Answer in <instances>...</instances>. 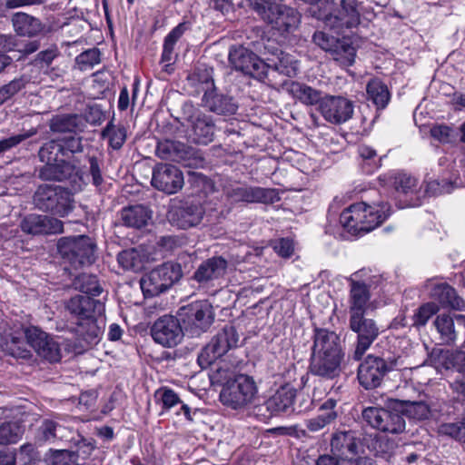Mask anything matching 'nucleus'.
Instances as JSON below:
<instances>
[{"instance_id":"1","label":"nucleus","mask_w":465,"mask_h":465,"mask_svg":"<svg viewBox=\"0 0 465 465\" xmlns=\"http://www.w3.org/2000/svg\"><path fill=\"white\" fill-rule=\"evenodd\" d=\"M66 311L75 321V333L87 345L98 343L104 330L103 320L104 304L91 296L75 295L65 303Z\"/></svg>"},{"instance_id":"2","label":"nucleus","mask_w":465,"mask_h":465,"mask_svg":"<svg viewBox=\"0 0 465 465\" xmlns=\"http://www.w3.org/2000/svg\"><path fill=\"white\" fill-rule=\"evenodd\" d=\"M38 156L45 164L39 170V178L44 181L70 180L78 189L84 183L79 166L65 159L59 139L45 143L39 149Z\"/></svg>"},{"instance_id":"3","label":"nucleus","mask_w":465,"mask_h":465,"mask_svg":"<svg viewBox=\"0 0 465 465\" xmlns=\"http://www.w3.org/2000/svg\"><path fill=\"white\" fill-rule=\"evenodd\" d=\"M386 203L367 204L357 203L346 208L340 216L341 225L352 235L369 232L381 225L389 215Z\"/></svg>"},{"instance_id":"4","label":"nucleus","mask_w":465,"mask_h":465,"mask_svg":"<svg viewBox=\"0 0 465 465\" xmlns=\"http://www.w3.org/2000/svg\"><path fill=\"white\" fill-rule=\"evenodd\" d=\"M312 16L322 20L331 29L352 28L360 24V4L357 0H341L336 5L333 0H323L317 11L312 7Z\"/></svg>"},{"instance_id":"5","label":"nucleus","mask_w":465,"mask_h":465,"mask_svg":"<svg viewBox=\"0 0 465 465\" xmlns=\"http://www.w3.org/2000/svg\"><path fill=\"white\" fill-rule=\"evenodd\" d=\"M430 364L440 373L456 371L458 375L450 381L451 392L465 400V351L461 350L433 349Z\"/></svg>"},{"instance_id":"6","label":"nucleus","mask_w":465,"mask_h":465,"mask_svg":"<svg viewBox=\"0 0 465 465\" xmlns=\"http://www.w3.org/2000/svg\"><path fill=\"white\" fill-rule=\"evenodd\" d=\"M403 368L401 356L368 355L358 368V380L366 390L379 387L385 375L391 371Z\"/></svg>"},{"instance_id":"7","label":"nucleus","mask_w":465,"mask_h":465,"mask_svg":"<svg viewBox=\"0 0 465 465\" xmlns=\"http://www.w3.org/2000/svg\"><path fill=\"white\" fill-rule=\"evenodd\" d=\"M34 204L42 212L64 217L74 209L72 194L59 185L42 184L34 194Z\"/></svg>"},{"instance_id":"8","label":"nucleus","mask_w":465,"mask_h":465,"mask_svg":"<svg viewBox=\"0 0 465 465\" xmlns=\"http://www.w3.org/2000/svg\"><path fill=\"white\" fill-rule=\"evenodd\" d=\"M257 393L258 388L253 378L240 374L227 381L221 391L220 400L223 405L238 410L252 403Z\"/></svg>"},{"instance_id":"9","label":"nucleus","mask_w":465,"mask_h":465,"mask_svg":"<svg viewBox=\"0 0 465 465\" xmlns=\"http://www.w3.org/2000/svg\"><path fill=\"white\" fill-rule=\"evenodd\" d=\"M182 276L179 263L164 262L142 277L141 289L146 297L156 296L171 288Z\"/></svg>"},{"instance_id":"10","label":"nucleus","mask_w":465,"mask_h":465,"mask_svg":"<svg viewBox=\"0 0 465 465\" xmlns=\"http://www.w3.org/2000/svg\"><path fill=\"white\" fill-rule=\"evenodd\" d=\"M238 342L239 334L236 329L232 325L224 326L201 351L198 356L199 365L207 368L230 350L236 348Z\"/></svg>"},{"instance_id":"11","label":"nucleus","mask_w":465,"mask_h":465,"mask_svg":"<svg viewBox=\"0 0 465 465\" xmlns=\"http://www.w3.org/2000/svg\"><path fill=\"white\" fill-rule=\"evenodd\" d=\"M58 250L74 267L91 264L94 262V244L85 235L60 239Z\"/></svg>"},{"instance_id":"12","label":"nucleus","mask_w":465,"mask_h":465,"mask_svg":"<svg viewBox=\"0 0 465 465\" xmlns=\"http://www.w3.org/2000/svg\"><path fill=\"white\" fill-rule=\"evenodd\" d=\"M313 42L325 52L331 54L332 58L341 66H351L356 57V49L350 38H337L324 32H316Z\"/></svg>"},{"instance_id":"13","label":"nucleus","mask_w":465,"mask_h":465,"mask_svg":"<svg viewBox=\"0 0 465 465\" xmlns=\"http://www.w3.org/2000/svg\"><path fill=\"white\" fill-rule=\"evenodd\" d=\"M349 328L357 334L353 358L361 360L380 335L377 322L365 314L349 316Z\"/></svg>"},{"instance_id":"14","label":"nucleus","mask_w":465,"mask_h":465,"mask_svg":"<svg viewBox=\"0 0 465 465\" xmlns=\"http://www.w3.org/2000/svg\"><path fill=\"white\" fill-rule=\"evenodd\" d=\"M229 62L235 70L258 80H262L267 74V64L242 45L232 46L230 49Z\"/></svg>"},{"instance_id":"15","label":"nucleus","mask_w":465,"mask_h":465,"mask_svg":"<svg viewBox=\"0 0 465 465\" xmlns=\"http://www.w3.org/2000/svg\"><path fill=\"white\" fill-rule=\"evenodd\" d=\"M362 418L371 427L382 432L398 434L405 429V420L402 415L388 409L365 408L362 411Z\"/></svg>"},{"instance_id":"16","label":"nucleus","mask_w":465,"mask_h":465,"mask_svg":"<svg viewBox=\"0 0 465 465\" xmlns=\"http://www.w3.org/2000/svg\"><path fill=\"white\" fill-rule=\"evenodd\" d=\"M156 154L163 160L188 162V164H192L193 167L203 166L204 163V158L199 151L179 141L159 142L156 146Z\"/></svg>"},{"instance_id":"17","label":"nucleus","mask_w":465,"mask_h":465,"mask_svg":"<svg viewBox=\"0 0 465 465\" xmlns=\"http://www.w3.org/2000/svg\"><path fill=\"white\" fill-rule=\"evenodd\" d=\"M353 103L342 96H325L319 105L322 117L329 123L341 124L352 117Z\"/></svg>"},{"instance_id":"18","label":"nucleus","mask_w":465,"mask_h":465,"mask_svg":"<svg viewBox=\"0 0 465 465\" xmlns=\"http://www.w3.org/2000/svg\"><path fill=\"white\" fill-rule=\"evenodd\" d=\"M152 336L155 342L164 347H173L181 342L183 332L177 318L164 315L153 323Z\"/></svg>"},{"instance_id":"19","label":"nucleus","mask_w":465,"mask_h":465,"mask_svg":"<svg viewBox=\"0 0 465 465\" xmlns=\"http://www.w3.org/2000/svg\"><path fill=\"white\" fill-rule=\"evenodd\" d=\"M205 211L200 202H185L173 207L168 214L172 224L180 229L186 230L199 225L204 216Z\"/></svg>"},{"instance_id":"20","label":"nucleus","mask_w":465,"mask_h":465,"mask_svg":"<svg viewBox=\"0 0 465 465\" xmlns=\"http://www.w3.org/2000/svg\"><path fill=\"white\" fill-rule=\"evenodd\" d=\"M296 396V390L290 385L280 387L262 405L256 407V414L264 418L287 412L292 409Z\"/></svg>"},{"instance_id":"21","label":"nucleus","mask_w":465,"mask_h":465,"mask_svg":"<svg viewBox=\"0 0 465 465\" xmlns=\"http://www.w3.org/2000/svg\"><path fill=\"white\" fill-rule=\"evenodd\" d=\"M152 185L168 194L175 193L183 185V176L174 165L159 164L153 169Z\"/></svg>"},{"instance_id":"22","label":"nucleus","mask_w":465,"mask_h":465,"mask_svg":"<svg viewBox=\"0 0 465 465\" xmlns=\"http://www.w3.org/2000/svg\"><path fill=\"white\" fill-rule=\"evenodd\" d=\"M226 197L234 203L245 202L268 203H272L276 197L273 189L258 186L235 185L225 191Z\"/></svg>"},{"instance_id":"23","label":"nucleus","mask_w":465,"mask_h":465,"mask_svg":"<svg viewBox=\"0 0 465 465\" xmlns=\"http://www.w3.org/2000/svg\"><path fill=\"white\" fill-rule=\"evenodd\" d=\"M20 227L24 232L32 235L61 233L64 230V224L60 220L35 213L25 216Z\"/></svg>"},{"instance_id":"24","label":"nucleus","mask_w":465,"mask_h":465,"mask_svg":"<svg viewBox=\"0 0 465 465\" xmlns=\"http://www.w3.org/2000/svg\"><path fill=\"white\" fill-rule=\"evenodd\" d=\"M455 322L459 325H465V316L450 313H440L436 316L433 325L439 334L440 344L450 346L455 343L459 333Z\"/></svg>"},{"instance_id":"25","label":"nucleus","mask_w":465,"mask_h":465,"mask_svg":"<svg viewBox=\"0 0 465 465\" xmlns=\"http://www.w3.org/2000/svg\"><path fill=\"white\" fill-rule=\"evenodd\" d=\"M212 306L207 302H196L184 308L183 322L192 329L194 327L201 331H206L213 321Z\"/></svg>"},{"instance_id":"26","label":"nucleus","mask_w":465,"mask_h":465,"mask_svg":"<svg viewBox=\"0 0 465 465\" xmlns=\"http://www.w3.org/2000/svg\"><path fill=\"white\" fill-rule=\"evenodd\" d=\"M312 353L344 356L339 335L322 328L314 330Z\"/></svg>"},{"instance_id":"27","label":"nucleus","mask_w":465,"mask_h":465,"mask_svg":"<svg viewBox=\"0 0 465 465\" xmlns=\"http://www.w3.org/2000/svg\"><path fill=\"white\" fill-rule=\"evenodd\" d=\"M349 278L350 294H349V314L350 316L366 314L368 302L371 298L369 286L353 276Z\"/></svg>"},{"instance_id":"28","label":"nucleus","mask_w":465,"mask_h":465,"mask_svg":"<svg viewBox=\"0 0 465 465\" xmlns=\"http://www.w3.org/2000/svg\"><path fill=\"white\" fill-rule=\"evenodd\" d=\"M343 356L312 353L310 370L314 375L333 379L341 372Z\"/></svg>"},{"instance_id":"29","label":"nucleus","mask_w":465,"mask_h":465,"mask_svg":"<svg viewBox=\"0 0 465 465\" xmlns=\"http://www.w3.org/2000/svg\"><path fill=\"white\" fill-rule=\"evenodd\" d=\"M227 269V261L223 257H212L203 262L193 273V279L202 285L223 277Z\"/></svg>"},{"instance_id":"30","label":"nucleus","mask_w":465,"mask_h":465,"mask_svg":"<svg viewBox=\"0 0 465 465\" xmlns=\"http://www.w3.org/2000/svg\"><path fill=\"white\" fill-rule=\"evenodd\" d=\"M393 185L398 193L403 194L406 203L403 207H416L420 205L421 191L418 180L407 173H398L394 177Z\"/></svg>"},{"instance_id":"31","label":"nucleus","mask_w":465,"mask_h":465,"mask_svg":"<svg viewBox=\"0 0 465 465\" xmlns=\"http://www.w3.org/2000/svg\"><path fill=\"white\" fill-rule=\"evenodd\" d=\"M430 297L442 307H450L454 310H462L465 302L457 295L456 291L446 282H430Z\"/></svg>"},{"instance_id":"32","label":"nucleus","mask_w":465,"mask_h":465,"mask_svg":"<svg viewBox=\"0 0 465 465\" xmlns=\"http://www.w3.org/2000/svg\"><path fill=\"white\" fill-rule=\"evenodd\" d=\"M203 105L217 114L231 115L236 113L238 105L233 98L215 90L206 91L203 96Z\"/></svg>"},{"instance_id":"33","label":"nucleus","mask_w":465,"mask_h":465,"mask_svg":"<svg viewBox=\"0 0 465 465\" xmlns=\"http://www.w3.org/2000/svg\"><path fill=\"white\" fill-rule=\"evenodd\" d=\"M285 89L294 99L307 106L320 104L324 98L321 91L296 81L286 83Z\"/></svg>"},{"instance_id":"34","label":"nucleus","mask_w":465,"mask_h":465,"mask_svg":"<svg viewBox=\"0 0 465 465\" xmlns=\"http://www.w3.org/2000/svg\"><path fill=\"white\" fill-rule=\"evenodd\" d=\"M214 136V124L204 114H197L192 116V140L199 144H208Z\"/></svg>"},{"instance_id":"35","label":"nucleus","mask_w":465,"mask_h":465,"mask_svg":"<svg viewBox=\"0 0 465 465\" xmlns=\"http://www.w3.org/2000/svg\"><path fill=\"white\" fill-rule=\"evenodd\" d=\"M84 126V118L79 114L55 115L49 123L50 130L58 134H76L82 132Z\"/></svg>"},{"instance_id":"36","label":"nucleus","mask_w":465,"mask_h":465,"mask_svg":"<svg viewBox=\"0 0 465 465\" xmlns=\"http://www.w3.org/2000/svg\"><path fill=\"white\" fill-rule=\"evenodd\" d=\"M358 440L355 432L336 431L332 434L331 440V451L336 455H355L358 453Z\"/></svg>"},{"instance_id":"37","label":"nucleus","mask_w":465,"mask_h":465,"mask_svg":"<svg viewBox=\"0 0 465 465\" xmlns=\"http://www.w3.org/2000/svg\"><path fill=\"white\" fill-rule=\"evenodd\" d=\"M188 29V24L181 23L165 36L161 57V62L164 64L165 66L171 65L175 61L177 54L174 52V46Z\"/></svg>"},{"instance_id":"38","label":"nucleus","mask_w":465,"mask_h":465,"mask_svg":"<svg viewBox=\"0 0 465 465\" xmlns=\"http://www.w3.org/2000/svg\"><path fill=\"white\" fill-rule=\"evenodd\" d=\"M335 401L328 400L321 407L317 416L306 420V428L311 432H316L331 424L336 418L337 413L334 411Z\"/></svg>"},{"instance_id":"39","label":"nucleus","mask_w":465,"mask_h":465,"mask_svg":"<svg viewBox=\"0 0 465 465\" xmlns=\"http://www.w3.org/2000/svg\"><path fill=\"white\" fill-rule=\"evenodd\" d=\"M150 218V211L140 204L128 206L121 211V219L129 227L141 228L145 226Z\"/></svg>"},{"instance_id":"40","label":"nucleus","mask_w":465,"mask_h":465,"mask_svg":"<svg viewBox=\"0 0 465 465\" xmlns=\"http://www.w3.org/2000/svg\"><path fill=\"white\" fill-rule=\"evenodd\" d=\"M12 23L15 31L20 35L33 36L41 32L42 24L39 19L25 13H16L13 15Z\"/></svg>"},{"instance_id":"41","label":"nucleus","mask_w":465,"mask_h":465,"mask_svg":"<svg viewBox=\"0 0 465 465\" xmlns=\"http://www.w3.org/2000/svg\"><path fill=\"white\" fill-rule=\"evenodd\" d=\"M393 408L405 413L410 418L415 420H425L430 416V408L427 403L422 401H394Z\"/></svg>"},{"instance_id":"42","label":"nucleus","mask_w":465,"mask_h":465,"mask_svg":"<svg viewBox=\"0 0 465 465\" xmlns=\"http://www.w3.org/2000/svg\"><path fill=\"white\" fill-rule=\"evenodd\" d=\"M367 96L377 108H385L390 101V93L386 84L379 79L371 80L366 87Z\"/></svg>"},{"instance_id":"43","label":"nucleus","mask_w":465,"mask_h":465,"mask_svg":"<svg viewBox=\"0 0 465 465\" xmlns=\"http://www.w3.org/2000/svg\"><path fill=\"white\" fill-rule=\"evenodd\" d=\"M117 261L124 270L139 272L143 269L146 257L142 251L132 248L121 252L117 256Z\"/></svg>"},{"instance_id":"44","label":"nucleus","mask_w":465,"mask_h":465,"mask_svg":"<svg viewBox=\"0 0 465 465\" xmlns=\"http://www.w3.org/2000/svg\"><path fill=\"white\" fill-rule=\"evenodd\" d=\"M64 430V425L54 420L45 419L37 430L36 440L42 444L45 442H53L57 438H63L61 433Z\"/></svg>"},{"instance_id":"45","label":"nucleus","mask_w":465,"mask_h":465,"mask_svg":"<svg viewBox=\"0 0 465 465\" xmlns=\"http://www.w3.org/2000/svg\"><path fill=\"white\" fill-rule=\"evenodd\" d=\"M73 286L75 290L88 294L87 296H93V298L100 295L103 292L96 276L87 273L76 276L73 281Z\"/></svg>"},{"instance_id":"46","label":"nucleus","mask_w":465,"mask_h":465,"mask_svg":"<svg viewBox=\"0 0 465 465\" xmlns=\"http://www.w3.org/2000/svg\"><path fill=\"white\" fill-rule=\"evenodd\" d=\"M268 68H273L275 71L289 77L295 76L299 71L298 62L289 54L281 52L277 55L276 61L267 64Z\"/></svg>"},{"instance_id":"47","label":"nucleus","mask_w":465,"mask_h":465,"mask_svg":"<svg viewBox=\"0 0 465 465\" xmlns=\"http://www.w3.org/2000/svg\"><path fill=\"white\" fill-rule=\"evenodd\" d=\"M59 142L63 147V153L65 159L69 160L71 163L74 162V163L77 164L81 170V161L76 156H74V154L82 153L84 150L82 137L74 134L64 137L63 139H59Z\"/></svg>"},{"instance_id":"48","label":"nucleus","mask_w":465,"mask_h":465,"mask_svg":"<svg viewBox=\"0 0 465 465\" xmlns=\"http://www.w3.org/2000/svg\"><path fill=\"white\" fill-rule=\"evenodd\" d=\"M24 428L18 422L9 421L0 425V444H15L24 434Z\"/></svg>"},{"instance_id":"49","label":"nucleus","mask_w":465,"mask_h":465,"mask_svg":"<svg viewBox=\"0 0 465 465\" xmlns=\"http://www.w3.org/2000/svg\"><path fill=\"white\" fill-rule=\"evenodd\" d=\"M102 135L109 139V143L114 149H120L126 140V129L124 126H116L111 121L103 130Z\"/></svg>"},{"instance_id":"50","label":"nucleus","mask_w":465,"mask_h":465,"mask_svg":"<svg viewBox=\"0 0 465 465\" xmlns=\"http://www.w3.org/2000/svg\"><path fill=\"white\" fill-rule=\"evenodd\" d=\"M29 79L25 75L15 78L8 84L0 87V105L14 97L17 93L25 88Z\"/></svg>"},{"instance_id":"51","label":"nucleus","mask_w":465,"mask_h":465,"mask_svg":"<svg viewBox=\"0 0 465 465\" xmlns=\"http://www.w3.org/2000/svg\"><path fill=\"white\" fill-rule=\"evenodd\" d=\"M440 435L450 437L460 442H465V418L455 421L442 423L438 428Z\"/></svg>"},{"instance_id":"52","label":"nucleus","mask_w":465,"mask_h":465,"mask_svg":"<svg viewBox=\"0 0 465 465\" xmlns=\"http://www.w3.org/2000/svg\"><path fill=\"white\" fill-rule=\"evenodd\" d=\"M36 353L51 362L58 361L61 358L58 343L49 335H47L44 342H41L40 350H37Z\"/></svg>"},{"instance_id":"53","label":"nucleus","mask_w":465,"mask_h":465,"mask_svg":"<svg viewBox=\"0 0 465 465\" xmlns=\"http://www.w3.org/2000/svg\"><path fill=\"white\" fill-rule=\"evenodd\" d=\"M100 51L97 48H91L76 56L75 62L81 71L92 69L100 63Z\"/></svg>"},{"instance_id":"54","label":"nucleus","mask_w":465,"mask_h":465,"mask_svg":"<svg viewBox=\"0 0 465 465\" xmlns=\"http://www.w3.org/2000/svg\"><path fill=\"white\" fill-rule=\"evenodd\" d=\"M78 454L68 450H56L52 451L47 459L48 465H72L76 462Z\"/></svg>"},{"instance_id":"55","label":"nucleus","mask_w":465,"mask_h":465,"mask_svg":"<svg viewBox=\"0 0 465 465\" xmlns=\"http://www.w3.org/2000/svg\"><path fill=\"white\" fill-rule=\"evenodd\" d=\"M25 336L27 343L37 352L40 350L41 342L45 341L47 338V333L35 326H29L22 329Z\"/></svg>"},{"instance_id":"56","label":"nucleus","mask_w":465,"mask_h":465,"mask_svg":"<svg viewBox=\"0 0 465 465\" xmlns=\"http://www.w3.org/2000/svg\"><path fill=\"white\" fill-rule=\"evenodd\" d=\"M438 311V305L434 302H428L420 306L413 315V325L420 327L424 326L429 319Z\"/></svg>"},{"instance_id":"57","label":"nucleus","mask_w":465,"mask_h":465,"mask_svg":"<svg viewBox=\"0 0 465 465\" xmlns=\"http://www.w3.org/2000/svg\"><path fill=\"white\" fill-rule=\"evenodd\" d=\"M36 134L35 129H31L24 132L23 134H15L6 139H3L0 141V153L10 150L13 147H15L23 141L34 136Z\"/></svg>"},{"instance_id":"58","label":"nucleus","mask_w":465,"mask_h":465,"mask_svg":"<svg viewBox=\"0 0 465 465\" xmlns=\"http://www.w3.org/2000/svg\"><path fill=\"white\" fill-rule=\"evenodd\" d=\"M9 340L6 341V350L8 352L16 358H28L30 351L22 346L23 342L21 338L12 333L9 334Z\"/></svg>"},{"instance_id":"59","label":"nucleus","mask_w":465,"mask_h":465,"mask_svg":"<svg viewBox=\"0 0 465 465\" xmlns=\"http://www.w3.org/2000/svg\"><path fill=\"white\" fill-rule=\"evenodd\" d=\"M451 191V183L446 181L440 182L432 180L427 183L424 193H421V197L425 195L435 196L442 193H448Z\"/></svg>"},{"instance_id":"60","label":"nucleus","mask_w":465,"mask_h":465,"mask_svg":"<svg viewBox=\"0 0 465 465\" xmlns=\"http://www.w3.org/2000/svg\"><path fill=\"white\" fill-rule=\"evenodd\" d=\"M156 397H159L164 409H171L180 402L178 395L172 389L163 388L156 391Z\"/></svg>"},{"instance_id":"61","label":"nucleus","mask_w":465,"mask_h":465,"mask_svg":"<svg viewBox=\"0 0 465 465\" xmlns=\"http://www.w3.org/2000/svg\"><path fill=\"white\" fill-rule=\"evenodd\" d=\"M104 119V112L100 105H89L84 112V122H87L93 125L100 124Z\"/></svg>"},{"instance_id":"62","label":"nucleus","mask_w":465,"mask_h":465,"mask_svg":"<svg viewBox=\"0 0 465 465\" xmlns=\"http://www.w3.org/2000/svg\"><path fill=\"white\" fill-rule=\"evenodd\" d=\"M63 434V438H57L56 440H60L62 441L70 442L74 445L79 446L81 448V444L85 447H90V449H94L90 443H85V440L77 432L70 430L69 428L64 426V430L61 432Z\"/></svg>"},{"instance_id":"63","label":"nucleus","mask_w":465,"mask_h":465,"mask_svg":"<svg viewBox=\"0 0 465 465\" xmlns=\"http://www.w3.org/2000/svg\"><path fill=\"white\" fill-rule=\"evenodd\" d=\"M275 252L282 257L288 258L293 252V243L288 238H282L277 241L273 246Z\"/></svg>"},{"instance_id":"64","label":"nucleus","mask_w":465,"mask_h":465,"mask_svg":"<svg viewBox=\"0 0 465 465\" xmlns=\"http://www.w3.org/2000/svg\"><path fill=\"white\" fill-rule=\"evenodd\" d=\"M451 128L447 125H435L431 128V136L441 143H448L451 137Z\"/></svg>"}]
</instances>
